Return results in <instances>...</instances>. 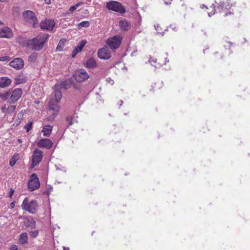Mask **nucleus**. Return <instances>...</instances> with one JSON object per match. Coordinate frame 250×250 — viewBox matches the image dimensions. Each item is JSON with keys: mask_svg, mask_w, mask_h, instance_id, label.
I'll return each instance as SVG.
<instances>
[{"mask_svg": "<svg viewBox=\"0 0 250 250\" xmlns=\"http://www.w3.org/2000/svg\"><path fill=\"white\" fill-rule=\"evenodd\" d=\"M49 35L47 34L41 33L32 39L27 41V46L32 50L39 51L41 50L45 42L47 41Z\"/></svg>", "mask_w": 250, "mask_h": 250, "instance_id": "1", "label": "nucleus"}, {"mask_svg": "<svg viewBox=\"0 0 250 250\" xmlns=\"http://www.w3.org/2000/svg\"><path fill=\"white\" fill-rule=\"evenodd\" d=\"M21 208L23 210L27 211L30 213L35 214L37 209L38 204L35 200L29 202L28 198L26 197L22 202Z\"/></svg>", "mask_w": 250, "mask_h": 250, "instance_id": "2", "label": "nucleus"}, {"mask_svg": "<svg viewBox=\"0 0 250 250\" xmlns=\"http://www.w3.org/2000/svg\"><path fill=\"white\" fill-rule=\"evenodd\" d=\"M106 7L109 10L118 12L121 14L125 13V11L122 4L117 1L111 0L106 2Z\"/></svg>", "mask_w": 250, "mask_h": 250, "instance_id": "3", "label": "nucleus"}, {"mask_svg": "<svg viewBox=\"0 0 250 250\" xmlns=\"http://www.w3.org/2000/svg\"><path fill=\"white\" fill-rule=\"evenodd\" d=\"M23 16L24 20L31 24L34 28L38 26V22L37 18L33 12L27 10L23 12Z\"/></svg>", "mask_w": 250, "mask_h": 250, "instance_id": "4", "label": "nucleus"}, {"mask_svg": "<svg viewBox=\"0 0 250 250\" xmlns=\"http://www.w3.org/2000/svg\"><path fill=\"white\" fill-rule=\"evenodd\" d=\"M122 38L120 36H115L107 39L106 43L111 49L118 48L121 43Z\"/></svg>", "mask_w": 250, "mask_h": 250, "instance_id": "5", "label": "nucleus"}, {"mask_svg": "<svg viewBox=\"0 0 250 250\" xmlns=\"http://www.w3.org/2000/svg\"><path fill=\"white\" fill-rule=\"evenodd\" d=\"M40 184L38 178L35 173H32L28 181V188L30 191H34L40 187Z\"/></svg>", "mask_w": 250, "mask_h": 250, "instance_id": "6", "label": "nucleus"}, {"mask_svg": "<svg viewBox=\"0 0 250 250\" xmlns=\"http://www.w3.org/2000/svg\"><path fill=\"white\" fill-rule=\"evenodd\" d=\"M42 151L38 148H36L32 155V163L31 167L37 166L42 159Z\"/></svg>", "mask_w": 250, "mask_h": 250, "instance_id": "7", "label": "nucleus"}, {"mask_svg": "<svg viewBox=\"0 0 250 250\" xmlns=\"http://www.w3.org/2000/svg\"><path fill=\"white\" fill-rule=\"evenodd\" d=\"M73 76L75 80L78 83H83L89 77L84 69L77 70Z\"/></svg>", "mask_w": 250, "mask_h": 250, "instance_id": "8", "label": "nucleus"}, {"mask_svg": "<svg viewBox=\"0 0 250 250\" xmlns=\"http://www.w3.org/2000/svg\"><path fill=\"white\" fill-rule=\"evenodd\" d=\"M22 94V90L21 88H16L14 89L8 100V103L10 104H14L21 98Z\"/></svg>", "mask_w": 250, "mask_h": 250, "instance_id": "9", "label": "nucleus"}, {"mask_svg": "<svg viewBox=\"0 0 250 250\" xmlns=\"http://www.w3.org/2000/svg\"><path fill=\"white\" fill-rule=\"evenodd\" d=\"M55 25L54 21L51 19H45L42 20L40 26L42 29H45L47 30H52Z\"/></svg>", "mask_w": 250, "mask_h": 250, "instance_id": "10", "label": "nucleus"}, {"mask_svg": "<svg viewBox=\"0 0 250 250\" xmlns=\"http://www.w3.org/2000/svg\"><path fill=\"white\" fill-rule=\"evenodd\" d=\"M9 65L17 70H20L24 66V62L21 58H16L11 61Z\"/></svg>", "mask_w": 250, "mask_h": 250, "instance_id": "11", "label": "nucleus"}, {"mask_svg": "<svg viewBox=\"0 0 250 250\" xmlns=\"http://www.w3.org/2000/svg\"><path fill=\"white\" fill-rule=\"evenodd\" d=\"M98 56L101 59L107 60L111 57L109 49L107 47L100 49L98 51Z\"/></svg>", "mask_w": 250, "mask_h": 250, "instance_id": "12", "label": "nucleus"}, {"mask_svg": "<svg viewBox=\"0 0 250 250\" xmlns=\"http://www.w3.org/2000/svg\"><path fill=\"white\" fill-rule=\"evenodd\" d=\"M13 36V33L11 29L7 26L0 28V38H10Z\"/></svg>", "mask_w": 250, "mask_h": 250, "instance_id": "13", "label": "nucleus"}, {"mask_svg": "<svg viewBox=\"0 0 250 250\" xmlns=\"http://www.w3.org/2000/svg\"><path fill=\"white\" fill-rule=\"evenodd\" d=\"M53 145L52 141L48 139H41L37 143V146L40 147H44L49 149Z\"/></svg>", "mask_w": 250, "mask_h": 250, "instance_id": "14", "label": "nucleus"}, {"mask_svg": "<svg viewBox=\"0 0 250 250\" xmlns=\"http://www.w3.org/2000/svg\"><path fill=\"white\" fill-rule=\"evenodd\" d=\"M23 223L27 228H30L32 229L35 228L36 222L31 216L25 217Z\"/></svg>", "mask_w": 250, "mask_h": 250, "instance_id": "15", "label": "nucleus"}, {"mask_svg": "<svg viewBox=\"0 0 250 250\" xmlns=\"http://www.w3.org/2000/svg\"><path fill=\"white\" fill-rule=\"evenodd\" d=\"M70 86L71 83L69 82L66 81H61L55 85V88H60L61 89L63 88L65 90L69 88Z\"/></svg>", "mask_w": 250, "mask_h": 250, "instance_id": "16", "label": "nucleus"}, {"mask_svg": "<svg viewBox=\"0 0 250 250\" xmlns=\"http://www.w3.org/2000/svg\"><path fill=\"white\" fill-rule=\"evenodd\" d=\"M59 102H57L54 98H52L49 102V108L50 110H53L56 112H58L59 107L58 106V103Z\"/></svg>", "mask_w": 250, "mask_h": 250, "instance_id": "17", "label": "nucleus"}, {"mask_svg": "<svg viewBox=\"0 0 250 250\" xmlns=\"http://www.w3.org/2000/svg\"><path fill=\"white\" fill-rule=\"evenodd\" d=\"M12 83V81L6 77L0 78V87L4 88L9 86Z\"/></svg>", "mask_w": 250, "mask_h": 250, "instance_id": "18", "label": "nucleus"}, {"mask_svg": "<svg viewBox=\"0 0 250 250\" xmlns=\"http://www.w3.org/2000/svg\"><path fill=\"white\" fill-rule=\"evenodd\" d=\"M54 92L52 96L54 97V99L57 102H60L62 97V94L60 88H55V86L53 87Z\"/></svg>", "mask_w": 250, "mask_h": 250, "instance_id": "19", "label": "nucleus"}, {"mask_svg": "<svg viewBox=\"0 0 250 250\" xmlns=\"http://www.w3.org/2000/svg\"><path fill=\"white\" fill-rule=\"evenodd\" d=\"M85 65L88 68L93 69L97 67V64L95 59L93 58H90L86 62Z\"/></svg>", "mask_w": 250, "mask_h": 250, "instance_id": "20", "label": "nucleus"}, {"mask_svg": "<svg viewBox=\"0 0 250 250\" xmlns=\"http://www.w3.org/2000/svg\"><path fill=\"white\" fill-rule=\"evenodd\" d=\"M19 242L21 244L24 245L28 243L27 233L26 232L22 233L20 235Z\"/></svg>", "mask_w": 250, "mask_h": 250, "instance_id": "21", "label": "nucleus"}, {"mask_svg": "<svg viewBox=\"0 0 250 250\" xmlns=\"http://www.w3.org/2000/svg\"><path fill=\"white\" fill-rule=\"evenodd\" d=\"M52 130V127L49 125H45L42 130V132L44 136H49Z\"/></svg>", "mask_w": 250, "mask_h": 250, "instance_id": "22", "label": "nucleus"}, {"mask_svg": "<svg viewBox=\"0 0 250 250\" xmlns=\"http://www.w3.org/2000/svg\"><path fill=\"white\" fill-rule=\"evenodd\" d=\"M119 25L121 30L125 31L129 29L130 23L125 20L121 21L119 22Z\"/></svg>", "mask_w": 250, "mask_h": 250, "instance_id": "23", "label": "nucleus"}, {"mask_svg": "<svg viewBox=\"0 0 250 250\" xmlns=\"http://www.w3.org/2000/svg\"><path fill=\"white\" fill-rule=\"evenodd\" d=\"M86 43V41L85 40L81 41L75 48V50L76 53H79V52H81Z\"/></svg>", "mask_w": 250, "mask_h": 250, "instance_id": "24", "label": "nucleus"}, {"mask_svg": "<svg viewBox=\"0 0 250 250\" xmlns=\"http://www.w3.org/2000/svg\"><path fill=\"white\" fill-rule=\"evenodd\" d=\"M65 42H66L65 39H61L60 41V42L57 45V50H58L59 51H62L64 46Z\"/></svg>", "mask_w": 250, "mask_h": 250, "instance_id": "25", "label": "nucleus"}, {"mask_svg": "<svg viewBox=\"0 0 250 250\" xmlns=\"http://www.w3.org/2000/svg\"><path fill=\"white\" fill-rule=\"evenodd\" d=\"M26 81V79L22 76H19L16 78L15 83L16 84H19L21 83H23Z\"/></svg>", "mask_w": 250, "mask_h": 250, "instance_id": "26", "label": "nucleus"}, {"mask_svg": "<svg viewBox=\"0 0 250 250\" xmlns=\"http://www.w3.org/2000/svg\"><path fill=\"white\" fill-rule=\"evenodd\" d=\"M89 25L90 23L88 21H83L78 24V27L81 29L83 27H87Z\"/></svg>", "mask_w": 250, "mask_h": 250, "instance_id": "27", "label": "nucleus"}, {"mask_svg": "<svg viewBox=\"0 0 250 250\" xmlns=\"http://www.w3.org/2000/svg\"><path fill=\"white\" fill-rule=\"evenodd\" d=\"M10 95V92L9 91H6L3 93H0V97L3 100H6L9 96Z\"/></svg>", "mask_w": 250, "mask_h": 250, "instance_id": "28", "label": "nucleus"}, {"mask_svg": "<svg viewBox=\"0 0 250 250\" xmlns=\"http://www.w3.org/2000/svg\"><path fill=\"white\" fill-rule=\"evenodd\" d=\"M83 4V2H78L77 3H76V4H75L74 5H72L71 6L70 8H69V11L71 12H74L75 10H76L77 9V8L80 6L81 5H82Z\"/></svg>", "mask_w": 250, "mask_h": 250, "instance_id": "29", "label": "nucleus"}, {"mask_svg": "<svg viewBox=\"0 0 250 250\" xmlns=\"http://www.w3.org/2000/svg\"><path fill=\"white\" fill-rule=\"evenodd\" d=\"M16 105H9L7 107L8 114L11 115L15 111Z\"/></svg>", "mask_w": 250, "mask_h": 250, "instance_id": "30", "label": "nucleus"}, {"mask_svg": "<svg viewBox=\"0 0 250 250\" xmlns=\"http://www.w3.org/2000/svg\"><path fill=\"white\" fill-rule=\"evenodd\" d=\"M37 59V53H32L28 57V61L29 62H34Z\"/></svg>", "mask_w": 250, "mask_h": 250, "instance_id": "31", "label": "nucleus"}, {"mask_svg": "<svg viewBox=\"0 0 250 250\" xmlns=\"http://www.w3.org/2000/svg\"><path fill=\"white\" fill-rule=\"evenodd\" d=\"M39 234V231L38 230H33L30 231V235L32 238H36Z\"/></svg>", "mask_w": 250, "mask_h": 250, "instance_id": "32", "label": "nucleus"}, {"mask_svg": "<svg viewBox=\"0 0 250 250\" xmlns=\"http://www.w3.org/2000/svg\"><path fill=\"white\" fill-rule=\"evenodd\" d=\"M10 61V58L7 56L0 57V61L1 62H9Z\"/></svg>", "mask_w": 250, "mask_h": 250, "instance_id": "33", "label": "nucleus"}, {"mask_svg": "<svg viewBox=\"0 0 250 250\" xmlns=\"http://www.w3.org/2000/svg\"><path fill=\"white\" fill-rule=\"evenodd\" d=\"M32 127V123L30 122L28 123L25 126L24 128L26 129V131L28 132Z\"/></svg>", "mask_w": 250, "mask_h": 250, "instance_id": "34", "label": "nucleus"}, {"mask_svg": "<svg viewBox=\"0 0 250 250\" xmlns=\"http://www.w3.org/2000/svg\"><path fill=\"white\" fill-rule=\"evenodd\" d=\"M16 162V159L15 158V156H13L10 160L9 164L12 167L15 164Z\"/></svg>", "mask_w": 250, "mask_h": 250, "instance_id": "35", "label": "nucleus"}, {"mask_svg": "<svg viewBox=\"0 0 250 250\" xmlns=\"http://www.w3.org/2000/svg\"><path fill=\"white\" fill-rule=\"evenodd\" d=\"M1 112L4 114H8L7 107H6V105H4L1 107Z\"/></svg>", "mask_w": 250, "mask_h": 250, "instance_id": "36", "label": "nucleus"}, {"mask_svg": "<svg viewBox=\"0 0 250 250\" xmlns=\"http://www.w3.org/2000/svg\"><path fill=\"white\" fill-rule=\"evenodd\" d=\"M72 120L73 119L71 117H67L66 121L68 122L69 125H73Z\"/></svg>", "mask_w": 250, "mask_h": 250, "instance_id": "37", "label": "nucleus"}, {"mask_svg": "<svg viewBox=\"0 0 250 250\" xmlns=\"http://www.w3.org/2000/svg\"><path fill=\"white\" fill-rule=\"evenodd\" d=\"M14 190L12 188H10V191H9V195H8V196L10 197V198H11L14 193Z\"/></svg>", "mask_w": 250, "mask_h": 250, "instance_id": "38", "label": "nucleus"}, {"mask_svg": "<svg viewBox=\"0 0 250 250\" xmlns=\"http://www.w3.org/2000/svg\"><path fill=\"white\" fill-rule=\"evenodd\" d=\"M10 250H19L18 249V246L15 245H13L11 246Z\"/></svg>", "mask_w": 250, "mask_h": 250, "instance_id": "39", "label": "nucleus"}, {"mask_svg": "<svg viewBox=\"0 0 250 250\" xmlns=\"http://www.w3.org/2000/svg\"><path fill=\"white\" fill-rule=\"evenodd\" d=\"M15 202H12L10 204V207L12 209V208H14V207H15Z\"/></svg>", "mask_w": 250, "mask_h": 250, "instance_id": "40", "label": "nucleus"}, {"mask_svg": "<svg viewBox=\"0 0 250 250\" xmlns=\"http://www.w3.org/2000/svg\"><path fill=\"white\" fill-rule=\"evenodd\" d=\"M78 53H76L75 50L74 49L73 51V52L72 53V57L73 58L75 57L76 55Z\"/></svg>", "mask_w": 250, "mask_h": 250, "instance_id": "41", "label": "nucleus"}, {"mask_svg": "<svg viewBox=\"0 0 250 250\" xmlns=\"http://www.w3.org/2000/svg\"><path fill=\"white\" fill-rule=\"evenodd\" d=\"M50 0H44L46 3H47V4H49L51 2Z\"/></svg>", "mask_w": 250, "mask_h": 250, "instance_id": "42", "label": "nucleus"}, {"mask_svg": "<svg viewBox=\"0 0 250 250\" xmlns=\"http://www.w3.org/2000/svg\"><path fill=\"white\" fill-rule=\"evenodd\" d=\"M69 248H66L65 247H63V250H69Z\"/></svg>", "mask_w": 250, "mask_h": 250, "instance_id": "43", "label": "nucleus"}, {"mask_svg": "<svg viewBox=\"0 0 250 250\" xmlns=\"http://www.w3.org/2000/svg\"><path fill=\"white\" fill-rule=\"evenodd\" d=\"M18 142H19V143H21V142H22V140H21V139H19L18 140Z\"/></svg>", "mask_w": 250, "mask_h": 250, "instance_id": "44", "label": "nucleus"}, {"mask_svg": "<svg viewBox=\"0 0 250 250\" xmlns=\"http://www.w3.org/2000/svg\"><path fill=\"white\" fill-rule=\"evenodd\" d=\"M213 14L214 13L212 14L211 13H209L208 15L209 17H211Z\"/></svg>", "mask_w": 250, "mask_h": 250, "instance_id": "45", "label": "nucleus"}, {"mask_svg": "<svg viewBox=\"0 0 250 250\" xmlns=\"http://www.w3.org/2000/svg\"><path fill=\"white\" fill-rule=\"evenodd\" d=\"M3 25V22L1 21H0V25Z\"/></svg>", "mask_w": 250, "mask_h": 250, "instance_id": "46", "label": "nucleus"}, {"mask_svg": "<svg viewBox=\"0 0 250 250\" xmlns=\"http://www.w3.org/2000/svg\"><path fill=\"white\" fill-rule=\"evenodd\" d=\"M6 1V0H0V1H1V2H4Z\"/></svg>", "mask_w": 250, "mask_h": 250, "instance_id": "47", "label": "nucleus"}, {"mask_svg": "<svg viewBox=\"0 0 250 250\" xmlns=\"http://www.w3.org/2000/svg\"><path fill=\"white\" fill-rule=\"evenodd\" d=\"M35 103H36V104H39V101H35Z\"/></svg>", "mask_w": 250, "mask_h": 250, "instance_id": "48", "label": "nucleus"}, {"mask_svg": "<svg viewBox=\"0 0 250 250\" xmlns=\"http://www.w3.org/2000/svg\"><path fill=\"white\" fill-rule=\"evenodd\" d=\"M165 2L166 4H167L168 3V2H167V1H165Z\"/></svg>", "mask_w": 250, "mask_h": 250, "instance_id": "49", "label": "nucleus"}]
</instances>
